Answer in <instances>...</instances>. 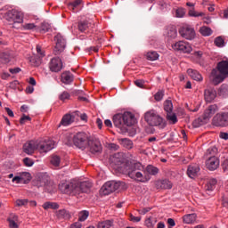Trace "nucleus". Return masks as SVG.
<instances>
[{
	"mask_svg": "<svg viewBox=\"0 0 228 228\" xmlns=\"http://www.w3.org/2000/svg\"><path fill=\"white\" fill-rule=\"evenodd\" d=\"M51 165L53 167H60V163H61V158L58 155H53L50 159Z\"/></svg>",
	"mask_w": 228,
	"mask_h": 228,
	"instance_id": "43",
	"label": "nucleus"
},
{
	"mask_svg": "<svg viewBox=\"0 0 228 228\" xmlns=\"http://www.w3.org/2000/svg\"><path fill=\"white\" fill-rule=\"evenodd\" d=\"M49 184V177L44 175L37 181V186L38 188L42 186H47Z\"/></svg>",
	"mask_w": 228,
	"mask_h": 228,
	"instance_id": "44",
	"label": "nucleus"
},
{
	"mask_svg": "<svg viewBox=\"0 0 228 228\" xmlns=\"http://www.w3.org/2000/svg\"><path fill=\"white\" fill-rule=\"evenodd\" d=\"M28 199H24V200H17L15 201V205L18 207V208H22V206H28Z\"/></svg>",
	"mask_w": 228,
	"mask_h": 228,
	"instance_id": "52",
	"label": "nucleus"
},
{
	"mask_svg": "<svg viewBox=\"0 0 228 228\" xmlns=\"http://www.w3.org/2000/svg\"><path fill=\"white\" fill-rule=\"evenodd\" d=\"M164 110L166 113H171L174 111V104L172 103V101L170 100H166L164 102Z\"/></svg>",
	"mask_w": 228,
	"mask_h": 228,
	"instance_id": "40",
	"label": "nucleus"
},
{
	"mask_svg": "<svg viewBox=\"0 0 228 228\" xmlns=\"http://www.w3.org/2000/svg\"><path fill=\"white\" fill-rule=\"evenodd\" d=\"M197 220V214H187L183 216V224H193Z\"/></svg>",
	"mask_w": 228,
	"mask_h": 228,
	"instance_id": "32",
	"label": "nucleus"
},
{
	"mask_svg": "<svg viewBox=\"0 0 228 228\" xmlns=\"http://www.w3.org/2000/svg\"><path fill=\"white\" fill-rule=\"evenodd\" d=\"M90 213L86 210L81 211L78 214V220L79 222H85V220H86V218H88Z\"/></svg>",
	"mask_w": 228,
	"mask_h": 228,
	"instance_id": "48",
	"label": "nucleus"
},
{
	"mask_svg": "<svg viewBox=\"0 0 228 228\" xmlns=\"http://www.w3.org/2000/svg\"><path fill=\"white\" fill-rule=\"evenodd\" d=\"M185 13L186 12L184 11L183 8H179L176 10L175 15L176 17L183 18L184 17Z\"/></svg>",
	"mask_w": 228,
	"mask_h": 228,
	"instance_id": "55",
	"label": "nucleus"
},
{
	"mask_svg": "<svg viewBox=\"0 0 228 228\" xmlns=\"http://www.w3.org/2000/svg\"><path fill=\"white\" fill-rule=\"evenodd\" d=\"M74 120H76V117H74V115L65 114L62 117L58 127H61V126H63L64 127H67V126H70V124L74 123Z\"/></svg>",
	"mask_w": 228,
	"mask_h": 228,
	"instance_id": "23",
	"label": "nucleus"
},
{
	"mask_svg": "<svg viewBox=\"0 0 228 228\" xmlns=\"http://www.w3.org/2000/svg\"><path fill=\"white\" fill-rule=\"evenodd\" d=\"M175 51H181L182 53H190L192 51L191 45L184 41H178L172 45Z\"/></svg>",
	"mask_w": 228,
	"mask_h": 228,
	"instance_id": "16",
	"label": "nucleus"
},
{
	"mask_svg": "<svg viewBox=\"0 0 228 228\" xmlns=\"http://www.w3.org/2000/svg\"><path fill=\"white\" fill-rule=\"evenodd\" d=\"M216 183H217V181L215 178L210 179L207 183L206 187H205L207 193L209 194V193H211V191H215V188H216Z\"/></svg>",
	"mask_w": 228,
	"mask_h": 228,
	"instance_id": "30",
	"label": "nucleus"
},
{
	"mask_svg": "<svg viewBox=\"0 0 228 228\" xmlns=\"http://www.w3.org/2000/svg\"><path fill=\"white\" fill-rule=\"evenodd\" d=\"M219 137L222 140H228V133L221 132L220 134H219Z\"/></svg>",
	"mask_w": 228,
	"mask_h": 228,
	"instance_id": "63",
	"label": "nucleus"
},
{
	"mask_svg": "<svg viewBox=\"0 0 228 228\" xmlns=\"http://www.w3.org/2000/svg\"><path fill=\"white\" fill-rule=\"evenodd\" d=\"M218 110V106L216 104L209 105L208 109L205 110L203 113V117L205 118V120L209 122V118L215 115Z\"/></svg>",
	"mask_w": 228,
	"mask_h": 228,
	"instance_id": "20",
	"label": "nucleus"
},
{
	"mask_svg": "<svg viewBox=\"0 0 228 228\" xmlns=\"http://www.w3.org/2000/svg\"><path fill=\"white\" fill-rule=\"evenodd\" d=\"M167 37H169V38H175V37H177V29H175V28H169L167 29Z\"/></svg>",
	"mask_w": 228,
	"mask_h": 228,
	"instance_id": "50",
	"label": "nucleus"
},
{
	"mask_svg": "<svg viewBox=\"0 0 228 228\" xmlns=\"http://www.w3.org/2000/svg\"><path fill=\"white\" fill-rule=\"evenodd\" d=\"M164 96H165V93L163 91H159L155 94L154 98H155V101L159 102L163 100Z\"/></svg>",
	"mask_w": 228,
	"mask_h": 228,
	"instance_id": "53",
	"label": "nucleus"
},
{
	"mask_svg": "<svg viewBox=\"0 0 228 228\" xmlns=\"http://www.w3.org/2000/svg\"><path fill=\"white\" fill-rule=\"evenodd\" d=\"M214 44L216 45V47H224L225 45V41L224 38H222V37H217L215 39Z\"/></svg>",
	"mask_w": 228,
	"mask_h": 228,
	"instance_id": "49",
	"label": "nucleus"
},
{
	"mask_svg": "<svg viewBox=\"0 0 228 228\" xmlns=\"http://www.w3.org/2000/svg\"><path fill=\"white\" fill-rule=\"evenodd\" d=\"M143 173L146 174V175H158L159 174V168L152 166V165H148L145 169H143Z\"/></svg>",
	"mask_w": 228,
	"mask_h": 228,
	"instance_id": "26",
	"label": "nucleus"
},
{
	"mask_svg": "<svg viewBox=\"0 0 228 228\" xmlns=\"http://www.w3.org/2000/svg\"><path fill=\"white\" fill-rule=\"evenodd\" d=\"M121 145L128 150H131L134 147L133 141L127 138L121 139Z\"/></svg>",
	"mask_w": 228,
	"mask_h": 228,
	"instance_id": "41",
	"label": "nucleus"
},
{
	"mask_svg": "<svg viewBox=\"0 0 228 228\" xmlns=\"http://www.w3.org/2000/svg\"><path fill=\"white\" fill-rule=\"evenodd\" d=\"M121 182L109 181L105 183L101 188L100 191L102 195H110L113 191H117L120 188Z\"/></svg>",
	"mask_w": 228,
	"mask_h": 228,
	"instance_id": "7",
	"label": "nucleus"
},
{
	"mask_svg": "<svg viewBox=\"0 0 228 228\" xmlns=\"http://www.w3.org/2000/svg\"><path fill=\"white\" fill-rule=\"evenodd\" d=\"M21 29L25 31H33V29H37V25L35 23H24L21 25Z\"/></svg>",
	"mask_w": 228,
	"mask_h": 228,
	"instance_id": "46",
	"label": "nucleus"
},
{
	"mask_svg": "<svg viewBox=\"0 0 228 228\" xmlns=\"http://www.w3.org/2000/svg\"><path fill=\"white\" fill-rule=\"evenodd\" d=\"M77 28L78 30L81 31V33H85V31H88V28H90V23L86 20H80L78 21Z\"/></svg>",
	"mask_w": 228,
	"mask_h": 228,
	"instance_id": "31",
	"label": "nucleus"
},
{
	"mask_svg": "<svg viewBox=\"0 0 228 228\" xmlns=\"http://www.w3.org/2000/svg\"><path fill=\"white\" fill-rule=\"evenodd\" d=\"M54 42L55 47L53 49V53L55 56H58L59 54H61L63 51H65V47H67V39H65V37L59 33L54 37Z\"/></svg>",
	"mask_w": 228,
	"mask_h": 228,
	"instance_id": "6",
	"label": "nucleus"
},
{
	"mask_svg": "<svg viewBox=\"0 0 228 228\" xmlns=\"http://www.w3.org/2000/svg\"><path fill=\"white\" fill-rule=\"evenodd\" d=\"M27 120H31V118L29 116H26L23 114L20 119V124H21V126H22V125L26 124Z\"/></svg>",
	"mask_w": 228,
	"mask_h": 228,
	"instance_id": "58",
	"label": "nucleus"
},
{
	"mask_svg": "<svg viewBox=\"0 0 228 228\" xmlns=\"http://www.w3.org/2000/svg\"><path fill=\"white\" fill-rule=\"evenodd\" d=\"M125 173L128 175L129 176V174H135V172H140V171H143L144 168H143V165H142V163L140 162H134V163H132L130 166H129V163L126 164L125 165Z\"/></svg>",
	"mask_w": 228,
	"mask_h": 228,
	"instance_id": "14",
	"label": "nucleus"
},
{
	"mask_svg": "<svg viewBox=\"0 0 228 228\" xmlns=\"http://www.w3.org/2000/svg\"><path fill=\"white\" fill-rule=\"evenodd\" d=\"M218 94L221 96V97H227L228 95V86L225 85V84H223L219 90H218Z\"/></svg>",
	"mask_w": 228,
	"mask_h": 228,
	"instance_id": "42",
	"label": "nucleus"
},
{
	"mask_svg": "<svg viewBox=\"0 0 228 228\" xmlns=\"http://www.w3.org/2000/svg\"><path fill=\"white\" fill-rule=\"evenodd\" d=\"M37 53L39 54L40 58H44V56H45V53H44L40 45H37Z\"/></svg>",
	"mask_w": 228,
	"mask_h": 228,
	"instance_id": "60",
	"label": "nucleus"
},
{
	"mask_svg": "<svg viewBox=\"0 0 228 228\" xmlns=\"http://www.w3.org/2000/svg\"><path fill=\"white\" fill-rule=\"evenodd\" d=\"M59 99L60 101L65 102V101H69V99H70V94H69L67 91H64L60 94Z\"/></svg>",
	"mask_w": 228,
	"mask_h": 228,
	"instance_id": "51",
	"label": "nucleus"
},
{
	"mask_svg": "<svg viewBox=\"0 0 228 228\" xmlns=\"http://www.w3.org/2000/svg\"><path fill=\"white\" fill-rule=\"evenodd\" d=\"M92 188V183L89 182H75L74 195H81V193H88Z\"/></svg>",
	"mask_w": 228,
	"mask_h": 228,
	"instance_id": "10",
	"label": "nucleus"
},
{
	"mask_svg": "<svg viewBox=\"0 0 228 228\" xmlns=\"http://www.w3.org/2000/svg\"><path fill=\"white\" fill-rule=\"evenodd\" d=\"M200 33L202 37H211L213 35V29L209 27L203 26L200 28Z\"/></svg>",
	"mask_w": 228,
	"mask_h": 228,
	"instance_id": "38",
	"label": "nucleus"
},
{
	"mask_svg": "<svg viewBox=\"0 0 228 228\" xmlns=\"http://www.w3.org/2000/svg\"><path fill=\"white\" fill-rule=\"evenodd\" d=\"M49 29H51V25H49V23L41 24V31H44L45 33H46V31H49Z\"/></svg>",
	"mask_w": 228,
	"mask_h": 228,
	"instance_id": "57",
	"label": "nucleus"
},
{
	"mask_svg": "<svg viewBox=\"0 0 228 228\" xmlns=\"http://www.w3.org/2000/svg\"><path fill=\"white\" fill-rule=\"evenodd\" d=\"M38 150V141H29L23 145V152L31 155Z\"/></svg>",
	"mask_w": 228,
	"mask_h": 228,
	"instance_id": "17",
	"label": "nucleus"
},
{
	"mask_svg": "<svg viewBox=\"0 0 228 228\" xmlns=\"http://www.w3.org/2000/svg\"><path fill=\"white\" fill-rule=\"evenodd\" d=\"M54 148V141L48 140L44 142H38V151L39 152H49Z\"/></svg>",
	"mask_w": 228,
	"mask_h": 228,
	"instance_id": "19",
	"label": "nucleus"
},
{
	"mask_svg": "<svg viewBox=\"0 0 228 228\" xmlns=\"http://www.w3.org/2000/svg\"><path fill=\"white\" fill-rule=\"evenodd\" d=\"M48 67L51 72H61V70L63 69V61H61V59H60V57H53L48 63Z\"/></svg>",
	"mask_w": 228,
	"mask_h": 228,
	"instance_id": "11",
	"label": "nucleus"
},
{
	"mask_svg": "<svg viewBox=\"0 0 228 228\" xmlns=\"http://www.w3.org/2000/svg\"><path fill=\"white\" fill-rule=\"evenodd\" d=\"M166 118H167V122L172 125H175L176 122H178L177 115L174 111L167 112Z\"/></svg>",
	"mask_w": 228,
	"mask_h": 228,
	"instance_id": "34",
	"label": "nucleus"
},
{
	"mask_svg": "<svg viewBox=\"0 0 228 228\" xmlns=\"http://www.w3.org/2000/svg\"><path fill=\"white\" fill-rule=\"evenodd\" d=\"M213 126L216 127H227L228 112H219L212 119Z\"/></svg>",
	"mask_w": 228,
	"mask_h": 228,
	"instance_id": "9",
	"label": "nucleus"
},
{
	"mask_svg": "<svg viewBox=\"0 0 228 228\" xmlns=\"http://www.w3.org/2000/svg\"><path fill=\"white\" fill-rule=\"evenodd\" d=\"M189 17H204V12L195 11V7L189 10Z\"/></svg>",
	"mask_w": 228,
	"mask_h": 228,
	"instance_id": "47",
	"label": "nucleus"
},
{
	"mask_svg": "<svg viewBox=\"0 0 228 228\" xmlns=\"http://www.w3.org/2000/svg\"><path fill=\"white\" fill-rule=\"evenodd\" d=\"M81 227H82V224L79 222H76L70 226V228H81Z\"/></svg>",
	"mask_w": 228,
	"mask_h": 228,
	"instance_id": "64",
	"label": "nucleus"
},
{
	"mask_svg": "<svg viewBox=\"0 0 228 228\" xmlns=\"http://www.w3.org/2000/svg\"><path fill=\"white\" fill-rule=\"evenodd\" d=\"M90 138L85 132H78L73 136V143L75 147L85 151L88 147V142Z\"/></svg>",
	"mask_w": 228,
	"mask_h": 228,
	"instance_id": "4",
	"label": "nucleus"
},
{
	"mask_svg": "<svg viewBox=\"0 0 228 228\" xmlns=\"http://www.w3.org/2000/svg\"><path fill=\"white\" fill-rule=\"evenodd\" d=\"M61 81L63 85H72L74 82V75L70 71H64L61 75Z\"/></svg>",
	"mask_w": 228,
	"mask_h": 228,
	"instance_id": "22",
	"label": "nucleus"
},
{
	"mask_svg": "<svg viewBox=\"0 0 228 228\" xmlns=\"http://www.w3.org/2000/svg\"><path fill=\"white\" fill-rule=\"evenodd\" d=\"M144 120L149 126H158L163 124V118L155 110H149L144 115Z\"/></svg>",
	"mask_w": 228,
	"mask_h": 228,
	"instance_id": "5",
	"label": "nucleus"
},
{
	"mask_svg": "<svg viewBox=\"0 0 228 228\" xmlns=\"http://www.w3.org/2000/svg\"><path fill=\"white\" fill-rule=\"evenodd\" d=\"M44 209H59L60 205L56 202L47 201L43 204Z\"/></svg>",
	"mask_w": 228,
	"mask_h": 228,
	"instance_id": "39",
	"label": "nucleus"
},
{
	"mask_svg": "<svg viewBox=\"0 0 228 228\" xmlns=\"http://www.w3.org/2000/svg\"><path fill=\"white\" fill-rule=\"evenodd\" d=\"M97 228H115L113 220H105L98 223Z\"/></svg>",
	"mask_w": 228,
	"mask_h": 228,
	"instance_id": "33",
	"label": "nucleus"
},
{
	"mask_svg": "<svg viewBox=\"0 0 228 228\" xmlns=\"http://www.w3.org/2000/svg\"><path fill=\"white\" fill-rule=\"evenodd\" d=\"M135 86H138V88H143L145 85V80L142 79H137L134 82Z\"/></svg>",
	"mask_w": 228,
	"mask_h": 228,
	"instance_id": "56",
	"label": "nucleus"
},
{
	"mask_svg": "<svg viewBox=\"0 0 228 228\" xmlns=\"http://www.w3.org/2000/svg\"><path fill=\"white\" fill-rule=\"evenodd\" d=\"M157 188H161V190H172V182L168 179L159 180L156 183Z\"/></svg>",
	"mask_w": 228,
	"mask_h": 228,
	"instance_id": "25",
	"label": "nucleus"
},
{
	"mask_svg": "<svg viewBox=\"0 0 228 228\" xmlns=\"http://www.w3.org/2000/svg\"><path fill=\"white\" fill-rule=\"evenodd\" d=\"M204 124H208V119H206V118L204 116H201V117L196 118L192 122L193 127H200V126H204Z\"/></svg>",
	"mask_w": 228,
	"mask_h": 228,
	"instance_id": "35",
	"label": "nucleus"
},
{
	"mask_svg": "<svg viewBox=\"0 0 228 228\" xmlns=\"http://www.w3.org/2000/svg\"><path fill=\"white\" fill-rule=\"evenodd\" d=\"M81 3H83V0H75L68 4V8L69 10H72V12H74V10H76V8H77Z\"/></svg>",
	"mask_w": 228,
	"mask_h": 228,
	"instance_id": "45",
	"label": "nucleus"
},
{
	"mask_svg": "<svg viewBox=\"0 0 228 228\" xmlns=\"http://www.w3.org/2000/svg\"><path fill=\"white\" fill-rule=\"evenodd\" d=\"M59 190H61L62 193L74 195V190H76V182H62L59 184Z\"/></svg>",
	"mask_w": 228,
	"mask_h": 228,
	"instance_id": "13",
	"label": "nucleus"
},
{
	"mask_svg": "<svg viewBox=\"0 0 228 228\" xmlns=\"http://www.w3.org/2000/svg\"><path fill=\"white\" fill-rule=\"evenodd\" d=\"M131 179H135L136 181H139V183H147L148 181H151V176L146 174H142L141 171H137L135 173H129V176Z\"/></svg>",
	"mask_w": 228,
	"mask_h": 228,
	"instance_id": "18",
	"label": "nucleus"
},
{
	"mask_svg": "<svg viewBox=\"0 0 228 228\" xmlns=\"http://www.w3.org/2000/svg\"><path fill=\"white\" fill-rule=\"evenodd\" d=\"M187 74L194 81H202V79H203L202 75H200L199 71H197V70H195L193 69H187Z\"/></svg>",
	"mask_w": 228,
	"mask_h": 228,
	"instance_id": "28",
	"label": "nucleus"
},
{
	"mask_svg": "<svg viewBox=\"0 0 228 228\" xmlns=\"http://www.w3.org/2000/svg\"><path fill=\"white\" fill-rule=\"evenodd\" d=\"M200 172V167H199L198 164H191L188 167L187 175L191 177V179H193L199 175Z\"/></svg>",
	"mask_w": 228,
	"mask_h": 228,
	"instance_id": "21",
	"label": "nucleus"
},
{
	"mask_svg": "<svg viewBox=\"0 0 228 228\" xmlns=\"http://www.w3.org/2000/svg\"><path fill=\"white\" fill-rule=\"evenodd\" d=\"M146 227L148 228H152L154 227V223H152V219L151 217H149L148 219L145 220L144 222Z\"/></svg>",
	"mask_w": 228,
	"mask_h": 228,
	"instance_id": "59",
	"label": "nucleus"
},
{
	"mask_svg": "<svg viewBox=\"0 0 228 228\" xmlns=\"http://www.w3.org/2000/svg\"><path fill=\"white\" fill-rule=\"evenodd\" d=\"M55 215L59 220H70L71 217L70 213L66 209H60L56 211Z\"/></svg>",
	"mask_w": 228,
	"mask_h": 228,
	"instance_id": "27",
	"label": "nucleus"
},
{
	"mask_svg": "<svg viewBox=\"0 0 228 228\" xmlns=\"http://www.w3.org/2000/svg\"><path fill=\"white\" fill-rule=\"evenodd\" d=\"M4 18L8 22H12V28L14 29H19V26L17 25L24 22V13L15 9L7 11L4 14Z\"/></svg>",
	"mask_w": 228,
	"mask_h": 228,
	"instance_id": "3",
	"label": "nucleus"
},
{
	"mask_svg": "<svg viewBox=\"0 0 228 228\" xmlns=\"http://www.w3.org/2000/svg\"><path fill=\"white\" fill-rule=\"evenodd\" d=\"M0 61L2 63H10L12 61V55L8 52L0 53Z\"/></svg>",
	"mask_w": 228,
	"mask_h": 228,
	"instance_id": "36",
	"label": "nucleus"
},
{
	"mask_svg": "<svg viewBox=\"0 0 228 228\" xmlns=\"http://www.w3.org/2000/svg\"><path fill=\"white\" fill-rule=\"evenodd\" d=\"M7 221L9 222L10 228H19V224H17V222H19V216L17 215H11Z\"/></svg>",
	"mask_w": 228,
	"mask_h": 228,
	"instance_id": "29",
	"label": "nucleus"
},
{
	"mask_svg": "<svg viewBox=\"0 0 228 228\" xmlns=\"http://www.w3.org/2000/svg\"><path fill=\"white\" fill-rule=\"evenodd\" d=\"M23 163H24L25 167H33V165L35 164V162H33V159H31L29 158H25L23 159Z\"/></svg>",
	"mask_w": 228,
	"mask_h": 228,
	"instance_id": "54",
	"label": "nucleus"
},
{
	"mask_svg": "<svg viewBox=\"0 0 228 228\" xmlns=\"http://www.w3.org/2000/svg\"><path fill=\"white\" fill-rule=\"evenodd\" d=\"M224 172H228V159L224 160L222 163Z\"/></svg>",
	"mask_w": 228,
	"mask_h": 228,
	"instance_id": "61",
	"label": "nucleus"
},
{
	"mask_svg": "<svg viewBox=\"0 0 228 228\" xmlns=\"http://www.w3.org/2000/svg\"><path fill=\"white\" fill-rule=\"evenodd\" d=\"M206 102H213L216 99V91L214 88L206 89L204 92Z\"/></svg>",
	"mask_w": 228,
	"mask_h": 228,
	"instance_id": "24",
	"label": "nucleus"
},
{
	"mask_svg": "<svg viewBox=\"0 0 228 228\" xmlns=\"http://www.w3.org/2000/svg\"><path fill=\"white\" fill-rule=\"evenodd\" d=\"M113 125L119 130L121 134L127 133L128 127L134 126L136 118L132 112L126 111L124 113L116 114L113 116Z\"/></svg>",
	"mask_w": 228,
	"mask_h": 228,
	"instance_id": "1",
	"label": "nucleus"
},
{
	"mask_svg": "<svg viewBox=\"0 0 228 228\" xmlns=\"http://www.w3.org/2000/svg\"><path fill=\"white\" fill-rule=\"evenodd\" d=\"M216 69L211 72L212 83L214 85H220L228 77V59L221 61L217 63Z\"/></svg>",
	"mask_w": 228,
	"mask_h": 228,
	"instance_id": "2",
	"label": "nucleus"
},
{
	"mask_svg": "<svg viewBox=\"0 0 228 228\" xmlns=\"http://www.w3.org/2000/svg\"><path fill=\"white\" fill-rule=\"evenodd\" d=\"M149 211H151V208H144L139 209L140 215H146V213H149Z\"/></svg>",
	"mask_w": 228,
	"mask_h": 228,
	"instance_id": "62",
	"label": "nucleus"
},
{
	"mask_svg": "<svg viewBox=\"0 0 228 228\" xmlns=\"http://www.w3.org/2000/svg\"><path fill=\"white\" fill-rule=\"evenodd\" d=\"M146 59L150 61H156V60L159 59V53L156 51H151L146 53Z\"/></svg>",
	"mask_w": 228,
	"mask_h": 228,
	"instance_id": "37",
	"label": "nucleus"
},
{
	"mask_svg": "<svg viewBox=\"0 0 228 228\" xmlns=\"http://www.w3.org/2000/svg\"><path fill=\"white\" fill-rule=\"evenodd\" d=\"M220 167V159L217 157L212 156L206 160V168L213 172Z\"/></svg>",
	"mask_w": 228,
	"mask_h": 228,
	"instance_id": "15",
	"label": "nucleus"
},
{
	"mask_svg": "<svg viewBox=\"0 0 228 228\" xmlns=\"http://www.w3.org/2000/svg\"><path fill=\"white\" fill-rule=\"evenodd\" d=\"M179 35L182 38H185V40H193L195 38V28L191 25L185 24L180 27L178 30Z\"/></svg>",
	"mask_w": 228,
	"mask_h": 228,
	"instance_id": "8",
	"label": "nucleus"
},
{
	"mask_svg": "<svg viewBox=\"0 0 228 228\" xmlns=\"http://www.w3.org/2000/svg\"><path fill=\"white\" fill-rule=\"evenodd\" d=\"M87 147L92 154H101L102 152V144L98 139H89Z\"/></svg>",
	"mask_w": 228,
	"mask_h": 228,
	"instance_id": "12",
	"label": "nucleus"
}]
</instances>
